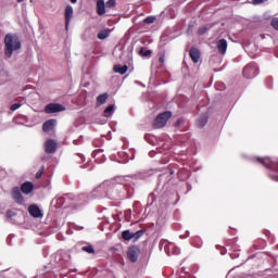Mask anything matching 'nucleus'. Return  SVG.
I'll list each match as a JSON object with an SVG mask.
<instances>
[{
  "instance_id": "b1692460",
  "label": "nucleus",
  "mask_w": 278,
  "mask_h": 278,
  "mask_svg": "<svg viewBox=\"0 0 278 278\" xmlns=\"http://www.w3.org/2000/svg\"><path fill=\"white\" fill-rule=\"evenodd\" d=\"M257 162H260V164H263V166H266V168H268V162H270V160L258 157Z\"/></svg>"
},
{
  "instance_id": "412c9836",
  "label": "nucleus",
  "mask_w": 278,
  "mask_h": 278,
  "mask_svg": "<svg viewBox=\"0 0 278 278\" xmlns=\"http://www.w3.org/2000/svg\"><path fill=\"white\" fill-rule=\"evenodd\" d=\"M114 114V105H109L104 110V116H112Z\"/></svg>"
},
{
  "instance_id": "2eb2a0df",
  "label": "nucleus",
  "mask_w": 278,
  "mask_h": 278,
  "mask_svg": "<svg viewBox=\"0 0 278 278\" xmlns=\"http://www.w3.org/2000/svg\"><path fill=\"white\" fill-rule=\"evenodd\" d=\"M129 71V67L127 65H114V73H118L119 75H125Z\"/></svg>"
},
{
  "instance_id": "39448f33",
  "label": "nucleus",
  "mask_w": 278,
  "mask_h": 278,
  "mask_svg": "<svg viewBox=\"0 0 278 278\" xmlns=\"http://www.w3.org/2000/svg\"><path fill=\"white\" fill-rule=\"evenodd\" d=\"M11 194L12 199H14L18 205H23V203H25V198H23V193H21V189L18 187H14Z\"/></svg>"
},
{
  "instance_id": "2f4dec72",
  "label": "nucleus",
  "mask_w": 278,
  "mask_h": 278,
  "mask_svg": "<svg viewBox=\"0 0 278 278\" xmlns=\"http://www.w3.org/2000/svg\"><path fill=\"white\" fill-rule=\"evenodd\" d=\"M179 253H181V250L179 248H174L173 254L179 255Z\"/></svg>"
},
{
  "instance_id": "bb28decb",
  "label": "nucleus",
  "mask_w": 278,
  "mask_h": 278,
  "mask_svg": "<svg viewBox=\"0 0 278 278\" xmlns=\"http://www.w3.org/2000/svg\"><path fill=\"white\" fill-rule=\"evenodd\" d=\"M144 23H148V25H151V23H155V17L148 16L144 18Z\"/></svg>"
},
{
  "instance_id": "f257e3e1",
  "label": "nucleus",
  "mask_w": 278,
  "mask_h": 278,
  "mask_svg": "<svg viewBox=\"0 0 278 278\" xmlns=\"http://www.w3.org/2000/svg\"><path fill=\"white\" fill-rule=\"evenodd\" d=\"M4 47L7 58H12L14 51L21 49V39H18V36L9 33L4 37Z\"/></svg>"
},
{
  "instance_id": "c9c22d12",
  "label": "nucleus",
  "mask_w": 278,
  "mask_h": 278,
  "mask_svg": "<svg viewBox=\"0 0 278 278\" xmlns=\"http://www.w3.org/2000/svg\"><path fill=\"white\" fill-rule=\"evenodd\" d=\"M274 181H278V176L273 177Z\"/></svg>"
},
{
  "instance_id": "9d476101",
  "label": "nucleus",
  "mask_w": 278,
  "mask_h": 278,
  "mask_svg": "<svg viewBox=\"0 0 278 278\" xmlns=\"http://www.w3.org/2000/svg\"><path fill=\"white\" fill-rule=\"evenodd\" d=\"M138 253H139L138 248H136V247L129 248L127 251L128 260H130V262H132V263L138 262Z\"/></svg>"
},
{
  "instance_id": "f704fd0d",
  "label": "nucleus",
  "mask_w": 278,
  "mask_h": 278,
  "mask_svg": "<svg viewBox=\"0 0 278 278\" xmlns=\"http://www.w3.org/2000/svg\"><path fill=\"white\" fill-rule=\"evenodd\" d=\"M103 188H105V184L100 185V187H98L97 190H103Z\"/></svg>"
},
{
  "instance_id": "ea45409f",
  "label": "nucleus",
  "mask_w": 278,
  "mask_h": 278,
  "mask_svg": "<svg viewBox=\"0 0 278 278\" xmlns=\"http://www.w3.org/2000/svg\"><path fill=\"white\" fill-rule=\"evenodd\" d=\"M74 144H77V140H74Z\"/></svg>"
},
{
  "instance_id": "473e14b6",
  "label": "nucleus",
  "mask_w": 278,
  "mask_h": 278,
  "mask_svg": "<svg viewBox=\"0 0 278 278\" xmlns=\"http://www.w3.org/2000/svg\"><path fill=\"white\" fill-rule=\"evenodd\" d=\"M265 0H252L254 5H260V3H264Z\"/></svg>"
},
{
  "instance_id": "6ab92c4d",
  "label": "nucleus",
  "mask_w": 278,
  "mask_h": 278,
  "mask_svg": "<svg viewBox=\"0 0 278 278\" xmlns=\"http://www.w3.org/2000/svg\"><path fill=\"white\" fill-rule=\"evenodd\" d=\"M151 53H153L151 50H147L144 48L139 50V55H141V58H151Z\"/></svg>"
},
{
  "instance_id": "7ed1b4c3",
  "label": "nucleus",
  "mask_w": 278,
  "mask_h": 278,
  "mask_svg": "<svg viewBox=\"0 0 278 278\" xmlns=\"http://www.w3.org/2000/svg\"><path fill=\"white\" fill-rule=\"evenodd\" d=\"M258 73H260V70L257 68V64L255 63H249L243 68V76L247 79H253L254 77H257Z\"/></svg>"
},
{
  "instance_id": "4468645a",
  "label": "nucleus",
  "mask_w": 278,
  "mask_h": 278,
  "mask_svg": "<svg viewBox=\"0 0 278 278\" xmlns=\"http://www.w3.org/2000/svg\"><path fill=\"white\" fill-rule=\"evenodd\" d=\"M105 8H108L105 4V1H103V0L97 1L96 10H97V14L99 16H103V14H105Z\"/></svg>"
},
{
  "instance_id": "dca6fc26",
  "label": "nucleus",
  "mask_w": 278,
  "mask_h": 278,
  "mask_svg": "<svg viewBox=\"0 0 278 278\" xmlns=\"http://www.w3.org/2000/svg\"><path fill=\"white\" fill-rule=\"evenodd\" d=\"M111 31L112 30L110 28H104V29L100 30L98 33V39L99 40H105V38H110Z\"/></svg>"
},
{
  "instance_id": "423d86ee",
  "label": "nucleus",
  "mask_w": 278,
  "mask_h": 278,
  "mask_svg": "<svg viewBox=\"0 0 278 278\" xmlns=\"http://www.w3.org/2000/svg\"><path fill=\"white\" fill-rule=\"evenodd\" d=\"M45 151L49 154L55 153V151H58V142L53 139L47 140L45 143Z\"/></svg>"
},
{
  "instance_id": "20e7f679",
  "label": "nucleus",
  "mask_w": 278,
  "mask_h": 278,
  "mask_svg": "<svg viewBox=\"0 0 278 278\" xmlns=\"http://www.w3.org/2000/svg\"><path fill=\"white\" fill-rule=\"evenodd\" d=\"M64 110H66V108L60 103H49L45 108L46 114H55L58 112H64Z\"/></svg>"
},
{
  "instance_id": "ddd939ff",
  "label": "nucleus",
  "mask_w": 278,
  "mask_h": 278,
  "mask_svg": "<svg viewBox=\"0 0 278 278\" xmlns=\"http://www.w3.org/2000/svg\"><path fill=\"white\" fill-rule=\"evenodd\" d=\"M216 47L222 55H225V53H227V41L225 39H219L216 42Z\"/></svg>"
},
{
  "instance_id": "4be33fe9",
  "label": "nucleus",
  "mask_w": 278,
  "mask_h": 278,
  "mask_svg": "<svg viewBox=\"0 0 278 278\" xmlns=\"http://www.w3.org/2000/svg\"><path fill=\"white\" fill-rule=\"evenodd\" d=\"M81 251H85V253L92 254L94 253V248H92V245H85L81 248Z\"/></svg>"
},
{
  "instance_id": "c85d7f7f",
  "label": "nucleus",
  "mask_w": 278,
  "mask_h": 278,
  "mask_svg": "<svg viewBox=\"0 0 278 278\" xmlns=\"http://www.w3.org/2000/svg\"><path fill=\"white\" fill-rule=\"evenodd\" d=\"M21 105H23V104H21V103H14V104H12V105H11V111H12V112H16V110H18V108H21Z\"/></svg>"
},
{
  "instance_id": "58836bf2",
  "label": "nucleus",
  "mask_w": 278,
  "mask_h": 278,
  "mask_svg": "<svg viewBox=\"0 0 278 278\" xmlns=\"http://www.w3.org/2000/svg\"><path fill=\"white\" fill-rule=\"evenodd\" d=\"M225 88V85H222V88H219V90H223Z\"/></svg>"
},
{
  "instance_id": "aec40b11",
  "label": "nucleus",
  "mask_w": 278,
  "mask_h": 278,
  "mask_svg": "<svg viewBox=\"0 0 278 278\" xmlns=\"http://www.w3.org/2000/svg\"><path fill=\"white\" fill-rule=\"evenodd\" d=\"M207 121H208L207 115H203L202 117H200L198 119L199 127H205V125H207Z\"/></svg>"
},
{
  "instance_id": "f8f14e48",
  "label": "nucleus",
  "mask_w": 278,
  "mask_h": 278,
  "mask_svg": "<svg viewBox=\"0 0 278 278\" xmlns=\"http://www.w3.org/2000/svg\"><path fill=\"white\" fill-rule=\"evenodd\" d=\"M189 55L194 64H198L199 60L201 59V52L197 48H191Z\"/></svg>"
},
{
  "instance_id": "e433bc0d",
  "label": "nucleus",
  "mask_w": 278,
  "mask_h": 278,
  "mask_svg": "<svg viewBox=\"0 0 278 278\" xmlns=\"http://www.w3.org/2000/svg\"><path fill=\"white\" fill-rule=\"evenodd\" d=\"M71 3H77V0H70Z\"/></svg>"
},
{
  "instance_id": "9b49d317",
  "label": "nucleus",
  "mask_w": 278,
  "mask_h": 278,
  "mask_svg": "<svg viewBox=\"0 0 278 278\" xmlns=\"http://www.w3.org/2000/svg\"><path fill=\"white\" fill-rule=\"evenodd\" d=\"M55 125H58V119H48L42 125L43 131H51L55 128Z\"/></svg>"
},
{
  "instance_id": "7c9ffc66",
  "label": "nucleus",
  "mask_w": 278,
  "mask_h": 278,
  "mask_svg": "<svg viewBox=\"0 0 278 278\" xmlns=\"http://www.w3.org/2000/svg\"><path fill=\"white\" fill-rule=\"evenodd\" d=\"M13 216H16V213H14V211L7 212V218H13Z\"/></svg>"
},
{
  "instance_id": "6e6552de",
  "label": "nucleus",
  "mask_w": 278,
  "mask_h": 278,
  "mask_svg": "<svg viewBox=\"0 0 278 278\" xmlns=\"http://www.w3.org/2000/svg\"><path fill=\"white\" fill-rule=\"evenodd\" d=\"M28 213L30 214V216H33L34 218H42V211L40 210V207H38V205L36 204H31L28 207Z\"/></svg>"
},
{
  "instance_id": "5701e85b",
  "label": "nucleus",
  "mask_w": 278,
  "mask_h": 278,
  "mask_svg": "<svg viewBox=\"0 0 278 278\" xmlns=\"http://www.w3.org/2000/svg\"><path fill=\"white\" fill-rule=\"evenodd\" d=\"M142 236H144V230H139V231L132 233V239L135 238V240H138V239L142 238Z\"/></svg>"
},
{
  "instance_id": "72a5a7b5",
  "label": "nucleus",
  "mask_w": 278,
  "mask_h": 278,
  "mask_svg": "<svg viewBox=\"0 0 278 278\" xmlns=\"http://www.w3.org/2000/svg\"><path fill=\"white\" fill-rule=\"evenodd\" d=\"M165 59H166V56H165L164 54H162V55L159 58V62H160L161 64H164Z\"/></svg>"
},
{
  "instance_id": "393cba45",
  "label": "nucleus",
  "mask_w": 278,
  "mask_h": 278,
  "mask_svg": "<svg viewBox=\"0 0 278 278\" xmlns=\"http://www.w3.org/2000/svg\"><path fill=\"white\" fill-rule=\"evenodd\" d=\"M105 5L106 8H116V0H108Z\"/></svg>"
},
{
  "instance_id": "f3484780",
  "label": "nucleus",
  "mask_w": 278,
  "mask_h": 278,
  "mask_svg": "<svg viewBox=\"0 0 278 278\" xmlns=\"http://www.w3.org/2000/svg\"><path fill=\"white\" fill-rule=\"evenodd\" d=\"M109 97H110V94H108V93L99 94L97 97V105H103L105 103V101H108Z\"/></svg>"
},
{
  "instance_id": "a211bd4d",
  "label": "nucleus",
  "mask_w": 278,
  "mask_h": 278,
  "mask_svg": "<svg viewBox=\"0 0 278 278\" xmlns=\"http://www.w3.org/2000/svg\"><path fill=\"white\" fill-rule=\"evenodd\" d=\"M122 238H123L124 240H127V241L134 240V233H132L131 231H129V230H124V231L122 232Z\"/></svg>"
},
{
  "instance_id": "c756f323",
  "label": "nucleus",
  "mask_w": 278,
  "mask_h": 278,
  "mask_svg": "<svg viewBox=\"0 0 278 278\" xmlns=\"http://www.w3.org/2000/svg\"><path fill=\"white\" fill-rule=\"evenodd\" d=\"M205 31H207V27H201L199 28L198 33L200 36H203V34H205Z\"/></svg>"
},
{
  "instance_id": "cd10ccee",
  "label": "nucleus",
  "mask_w": 278,
  "mask_h": 278,
  "mask_svg": "<svg viewBox=\"0 0 278 278\" xmlns=\"http://www.w3.org/2000/svg\"><path fill=\"white\" fill-rule=\"evenodd\" d=\"M271 27H274V29H277V31H278V17H276L271 21Z\"/></svg>"
},
{
  "instance_id": "1a4fd4ad",
  "label": "nucleus",
  "mask_w": 278,
  "mask_h": 278,
  "mask_svg": "<svg viewBox=\"0 0 278 278\" xmlns=\"http://www.w3.org/2000/svg\"><path fill=\"white\" fill-rule=\"evenodd\" d=\"M21 192H23V194H31L34 192V182H23L21 186Z\"/></svg>"
},
{
  "instance_id": "a878e982",
  "label": "nucleus",
  "mask_w": 278,
  "mask_h": 278,
  "mask_svg": "<svg viewBox=\"0 0 278 278\" xmlns=\"http://www.w3.org/2000/svg\"><path fill=\"white\" fill-rule=\"evenodd\" d=\"M42 173H45V166H41V168L36 173V179H40L42 177Z\"/></svg>"
},
{
  "instance_id": "f03ea898",
  "label": "nucleus",
  "mask_w": 278,
  "mask_h": 278,
  "mask_svg": "<svg viewBox=\"0 0 278 278\" xmlns=\"http://www.w3.org/2000/svg\"><path fill=\"white\" fill-rule=\"evenodd\" d=\"M170 116H173V113L170 111L159 114L153 122L154 129H162V127H165Z\"/></svg>"
},
{
  "instance_id": "4c0bfd02",
  "label": "nucleus",
  "mask_w": 278,
  "mask_h": 278,
  "mask_svg": "<svg viewBox=\"0 0 278 278\" xmlns=\"http://www.w3.org/2000/svg\"><path fill=\"white\" fill-rule=\"evenodd\" d=\"M25 0H17V3H23Z\"/></svg>"
},
{
  "instance_id": "0eeeda50",
  "label": "nucleus",
  "mask_w": 278,
  "mask_h": 278,
  "mask_svg": "<svg viewBox=\"0 0 278 278\" xmlns=\"http://www.w3.org/2000/svg\"><path fill=\"white\" fill-rule=\"evenodd\" d=\"M74 10L71 4L65 7V29H68V25H71V20L73 18Z\"/></svg>"
}]
</instances>
